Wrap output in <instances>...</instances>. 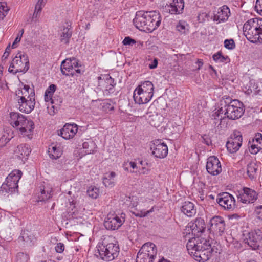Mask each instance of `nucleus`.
<instances>
[{
    "mask_svg": "<svg viewBox=\"0 0 262 262\" xmlns=\"http://www.w3.org/2000/svg\"><path fill=\"white\" fill-rule=\"evenodd\" d=\"M186 247L189 254L199 262H205L213 255L214 250L209 241L195 237L190 239Z\"/></svg>",
    "mask_w": 262,
    "mask_h": 262,
    "instance_id": "obj_1",
    "label": "nucleus"
},
{
    "mask_svg": "<svg viewBox=\"0 0 262 262\" xmlns=\"http://www.w3.org/2000/svg\"><path fill=\"white\" fill-rule=\"evenodd\" d=\"M161 19V16L158 12L140 11L136 13L133 23L139 30L151 32L160 26Z\"/></svg>",
    "mask_w": 262,
    "mask_h": 262,
    "instance_id": "obj_2",
    "label": "nucleus"
},
{
    "mask_svg": "<svg viewBox=\"0 0 262 262\" xmlns=\"http://www.w3.org/2000/svg\"><path fill=\"white\" fill-rule=\"evenodd\" d=\"M9 115L10 124L13 127L18 129L21 135L27 136L31 139L34 127V122L31 120H28L25 116L17 112H11Z\"/></svg>",
    "mask_w": 262,
    "mask_h": 262,
    "instance_id": "obj_3",
    "label": "nucleus"
},
{
    "mask_svg": "<svg viewBox=\"0 0 262 262\" xmlns=\"http://www.w3.org/2000/svg\"><path fill=\"white\" fill-rule=\"evenodd\" d=\"M222 105H224V115L229 119H237L244 114L243 103L238 100H231L230 97L224 96Z\"/></svg>",
    "mask_w": 262,
    "mask_h": 262,
    "instance_id": "obj_4",
    "label": "nucleus"
},
{
    "mask_svg": "<svg viewBox=\"0 0 262 262\" xmlns=\"http://www.w3.org/2000/svg\"><path fill=\"white\" fill-rule=\"evenodd\" d=\"M97 249L100 257L102 260L110 261L116 258L119 252V247L117 244L103 242L99 243Z\"/></svg>",
    "mask_w": 262,
    "mask_h": 262,
    "instance_id": "obj_5",
    "label": "nucleus"
},
{
    "mask_svg": "<svg viewBox=\"0 0 262 262\" xmlns=\"http://www.w3.org/2000/svg\"><path fill=\"white\" fill-rule=\"evenodd\" d=\"M244 34L250 42H262V38L255 19L252 18L246 21L243 26Z\"/></svg>",
    "mask_w": 262,
    "mask_h": 262,
    "instance_id": "obj_6",
    "label": "nucleus"
},
{
    "mask_svg": "<svg viewBox=\"0 0 262 262\" xmlns=\"http://www.w3.org/2000/svg\"><path fill=\"white\" fill-rule=\"evenodd\" d=\"M29 68V61L26 54L18 53L12 60L8 71L10 73L16 74L18 72H26Z\"/></svg>",
    "mask_w": 262,
    "mask_h": 262,
    "instance_id": "obj_7",
    "label": "nucleus"
},
{
    "mask_svg": "<svg viewBox=\"0 0 262 262\" xmlns=\"http://www.w3.org/2000/svg\"><path fill=\"white\" fill-rule=\"evenodd\" d=\"M163 11L170 14H180L183 12L184 2L183 0H162Z\"/></svg>",
    "mask_w": 262,
    "mask_h": 262,
    "instance_id": "obj_8",
    "label": "nucleus"
},
{
    "mask_svg": "<svg viewBox=\"0 0 262 262\" xmlns=\"http://www.w3.org/2000/svg\"><path fill=\"white\" fill-rule=\"evenodd\" d=\"M125 214L121 213L120 216L110 214L105 219L104 225L107 230H115L118 229L125 221Z\"/></svg>",
    "mask_w": 262,
    "mask_h": 262,
    "instance_id": "obj_9",
    "label": "nucleus"
},
{
    "mask_svg": "<svg viewBox=\"0 0 262 262\" xmlns=\"http://www.w3.org/2000/svg\"><path fill=\"white\" fill-rule=\"evenodd\" d=\"M216 201L220 206L227 210L232 211L236 207L234 198L228 192L220 194L216 198Z\"/></svg>",
    "mask_w": 262,
    "mask_h": 262,
    "instance_id": "obj_10",
    "label": "nucleus"
},
{
    "mask_svg": "<svg viewBox=\"0 0 262 262\" xmlns=\"http://www.w3.org/2000/svg\"><path fill=\"white\" fill-rule=\"evenodd\" d=\"M261 240L262 230L259 229L249 232L244 239V242L253 249H256L259 247V243Z\"/></svg>",
    "mask_w": 262,
    "mask_h": 262,
    "instance_id": "obj_11",
    "label": "nucleus"
},
{
    "mask_svg": "<svg viewBox=\"0 0 262 262\" xmlns=\"http://www.w3.org/2000/svg\"><path fill=\"white\" fill-rule=\"evenodd\" d=\"M243 138L239 132L235 131L232 135L231 139L227 142L226 147L227 150L230 153L237 152L242 145Z\"/></svg>",
    "mask_w": 262,
    "mask_h": 262,
    "instance_id": "obj_12",
    "label": "nucleus"
},
{
    "mask_svg": "<svg viewBox=\"0 0 262 262\" xmlns=\"http://www.w3.org/2000/svg\"><path fill=\"white\" fill-rule=\"evenodd\" d=\"M150 149L152 150V155L160 159L165 158L168 151L167 145L160 140L154 141Z\"/></svg>",
    "mask_w": 262,
    "mask_h": 262,
    "instance_id": "obj_13",
    "label": "nucleus"
},
{
    "mask_svg": "<svg viewBox=\"0 0 262 262\" xmlns=\"http://www.w3.org/2000/svg\"><path fill=\"white\" fill-rule=\"evenodd\" d=\"M30 99L25 98L24 97H20L18 99L19 110L20 111L25 113H30L34 108L35 93H32Z\"/></svg>",
    "mask_w": 262,
    "mask_h": 262,
    "instance_id": "obj_14",
    "label": "nucleus"
},
{
    "mask_svg": "<svg viewBox=\"0 0 262 262\" xmlns=\"http://www.w3.org/2000/svg\"><path fill=\"white\" fill-rule=\"evenodd\" d=\"M206 167L207 172L212 176L217 175L222 171L221 163L214 156H210L207 159Z\"/></svg>",
    "mask_w": 262,
    "mask_h": 262,
    "instance_id": "obj_15",
    "label": "nucleus"
},
{
    "mask_svg": "<svg viewBox=\"0 0 262 262\" xmlns=\"http://www.w3.org/2000/svg\"><path fill=\"white\" fill-rule=\"evenodd\" d=\"M210 228L209 230L214 234L220 235L224 232L225 223L224 219L219 216H215L211 218L210 221Z\"/></svg>",
    "mask_w": 262,
    "mask_h": 262,
    "instance_id": "obj_16",
    "label": "nucleus"
},
{
    "mask_svg": "<svg viewBox=\"0 0 262 262\" xmlns=\"http://www.w3.org/2000/svg\"><path fill=\"white\" fill-rule=\"evenodd\" d=\"M257 194L255 190L245 187L243 188V192L238 196V199L243 203L248 204L253 203L257 199Z\"/></svg>",
    "mask_w": 262,
    "mask_h": 262,
    "instance_id": "obj_17",
    "label": "nucleus"
},
{
    "mask_svg": "<svg viewBox=\"0 0 262 262\" xmlns=\"http://www.w3.org/2000/svg\"><path fill=\"white\" fill-rule=\"evenodd\" d=\"M188 227H190L193 234L198 236L204 231L206 229V224L204 219L198 217L193 222L190 223Z\"/></svg>",
    "mask_w": 262,
    "mask_h": 262,
    "instance_id": "obj_18",
    "label": "nucleus"
},
{
    "mask_svg": "<svg viewBox=\"0 0 262 262\" xmlns=\"http://www.w3.org/2000/svg\"><path fill=\"white\" fill-rule=\"evenodd\" d=\"M78 130V126L76 124H66L58 133L64 139L68 140L74 137Z\"/></svg>",
    "mask_w": 262,
    "mask_h": 262,
    "instance_id": "obj_19",
    "label": "nucleus"
},
{
    "mask_svg": "<svg viewBox=\"0 0 262 262\" xmlns=\"http://www.w3.org/2000/svg\"><path fill=\"white\" fill-rule=\"evenodd\" d=\"M22 172L19 170H13L6 179V182L12 188L17 190L18 185V182L21 177Z\"/></svg>",
    "mask_w": 262,
    "mask_h": 262,
    "instance_id": "obj_20",
    "label": "nucleus"
},
{
    "mask_svg": "<svg viewBox=\"0 0 262 262\" xmlns=\"http://www.w3.org/2000/svg\"><path fill=\"white\" fill-rule=\"evenodd\" d=\"M152 94L145 93L143 92H139V90L136 89L134 92V99L135 103L139 104H143L148 103L152 98Z\"/></svg>",
    "mask_w": 262,
    "mask_h": 262,
    "instance_id": "obj_21",
    "label": "nucleus"
},
{
    "mask_svg": "<svg viewBox=\"0 0 262 262\" xmlns=\"http://www.w3.org/2000/svg\"><path fill=\"white\" fill-rule=\"evenodd\" d=\"M40 194L38 195V201H46L52 198L53 189L48 184L42 185L39 187Z\"/></svg>",
    "mask_w": 262,
    "mask_h": 262,
    "instance_id": "obj_22",
    "label": "nucleus"
},
{
    "mask_svg": "<svg viewBox=\"0 0 262 262\" xmlns=\"http://www.w3.org/2000/svg\"><path fill=\"white\" fill-rule=\"evenodd\" d=\"M31 149L28 144H24L18 145L15 150L16 156L25 162L31 153Z\"/></svg>",
    "mask_w": 262,
    "mask_h": 262,
    "instance_id": "obj_23",
    "label": "nucleus"
},
{
    "mask_svg": "<svg viewBox=\"0 0 262 262\" xmlns=\"http://www.w3.org/2000/svg\"><path fill=\"white\" fill-rule=\"evenodd\" d=\"M230 14L229 8L226 5L222 6L220 8L217 14L213 17L214 21H217L218 23L224 22L228 19Z\"/></svg>",
    "mask_w": 262,
    "mask_h": 262,
    "instance_id": "obj_24",
    "label": "nucleus"
},
{
    "mask_svg": "<svg viewBox=\"0 0 262 262\" xmlns=\"http://www.w3.org/2000/svg\"><path fill=\"white\" fill-rule=\"evenodd\" d=\"M139 253L144 254L148 256L156 257L157 250L155 245L152 243L144 244L138 252Z\"/></svg>",
    "mask_w": 262,
    "mask_h": 262,
    "instance_id": "obj_25",
    "label": "nucleus"
},
{
    "mask_svg": "<svg viewBox=\"0 0 262 262\" xmlns=\"http://www.w3.org/2000/svg\"><path fill=\"white\" fill-rule=\"evenodd\" d=\"M115 85L114 79L109 75H107L105 79L101 81L102 89L106 94L113 93Z\"/></svg>",
    "mask_w": 262,
    "mask_h": 262,
    "instance_id": "obj_26",
    "label": "nucleus"
},
{
    "mask_svg": "<svg viewBox=\"0 0 262 262\" xmlns=\"http://www.w3.org/2000/svg\"><path fill=\"white\" fill-rule=\"evenodd\" d=\"M181 211L187 216L192 217L196 214V209L193 203L187 201L183 203Z\"/></svg>",
    "mask_w": 262,
    "mask_h": 262,
    "instance_id": "obj_27",
    "label": "nucleus"
},
{
    "mask_svg": "<svg viewBox=\"0 0 262 262\" xmlns=\"http://www.w3.org/2000/svg\"><path fill=\"white\" fill-rule=\"evenodd\" d=\"M61 71L62 74L65 75H71L73 76L74 72L72 71V66L71 63V58H67L61 64Z\"/></svg>",
    "mask_w": 262,
    "mask_h": 262,
    "instance_id": "obj_28",
    "label": "nucleus"
},
{
    "mask_svg": "<svg viewBox=\"0 0 262 262\" xmlns=\"http://www.w3.org/2000/svg\"><path fill=\"white\" fill-rule=\"evenodd\" d=\"M60 40L61 42L68 44L69 42V39L71 38L72 34V31L70 26L66 27H64L60 31Z\"/></svg>",
    "mask_w": 262,
    "mask_h": 262,
    "instance_id": "obj_29",
    "label": "nucleus"
},
{
    "mask_svg": "<svg viewBox=\"0 0 262 262\" xmlns=\"http://www.w3.org/2000/svg\"><path fill=\"white\" fill-rule=\"evenodd\" d=\"M48 152L49 156L53 159H57L60 158L62 152L59 147H57L56 145L52 144L49 147Z\"/></svg>",
    "mask_w": 262,
    "mask_h": 262,
    "instance_id": "obj_30",
    "label": "nucleus"
},
{
    "mask_svg": "<svg viewBox=\"0 0 262 262\" xmlns=\"http://www.w3.org/2000/svg\"><path fill=\"white\" fill-rule=\"evenodd\" d=\"M139 92H143L145 93L154 94V85L151 82L149 81H145L141 83V84L136 89Z\"/></svg>",
    "mask_w": 262,
    "mask_h": 262,
    "instance_id": "obj_31",
    "label": "nucleus"
},
{
    "mask_svg": "<svg viewBox=\"0 0 262 262\" xmlns=\"http://www.w3.org/2000/svg\"><path fill=\"white\" fill-rule=\"evenodd\" d=\"M21 238L26 244L27 245L31 246L33 245L35 241V238L33 234L28 231H24L21 233Z\"/></svg>",
    "mask_w": 262,
    "mask_h": 262,
    "instance_id": "obj_32",
    "label": "nucleus"
},
{
    "mask_svg": "<svg viewBox=\"0 0 262 262\" xmlns=\"http://www.w3.org/2000/svg\"><path fill=\"white\" fill-rule=\"evenodd\" d=\"M116 176L115 172L112 171L110 173L105 174L103 178V183L106 187H112L114 185V178Z\"/></svg>",
    "mask_w": 262,
    "mask_h": 262,
    "instance_id": "obj_33",
    "label": "nucleus"
},
{
    "mask_svg": "<svg viewBox=\"0 0 262 262\" xmlns=\"http://www.w3.org/2000/svg\"><path fill=\"white\" fill-rule=\"evenodd\" d=\"M257 167L256 163L251 162L247 165V173L251 180L254 179L256 178V173Z\"/></svg>",
    "mask_w": 262,
    "mask_h": 262,
    "instance_id": "obj_34",
    "label": "nucleus"
},
{
    "mask_svg": "<svg viewBox=\"0 0 262 262\" xmlns=\"http://www.w3.org/2000/svg\"><path fill=\"white\" fill-rule=\"evenodd\" d=\"M224 105H222V100L221 101L220 106H219L217 108H215L212 113L211 118L214 120L219 119L220 120V123L219 125H221V122L224 118L222 116L220 117V115L224 114Z\"/></svg>",
    "mask_w": 262,
    "mask_h": 262,
    "instance_id": "obj_35",
    "label": "nucleus"
},
{
    "mask_svg": "<svg viewBox=\"0 0 262 262\" xmlns=\"http://www.w3.org/2000/svg\"><path fill=\"white\" fill-rule=\"evenodd\" d=\"M176 28L181 34H186L189 32V26L186 21L181 20L177 24Z\"/></svg>",
    "mask_w": 262,
    "mask_h": 262,
    "instance_id": "obj_36",
    "label": "nucleus"
},
{
    "mask_svg": "<svg viewBox=\"0 0 262 262\" xmlns=\"http://www.w3.org/2000/svg\"><path fill=\"white\" fill-rule=\"evenodd\" d=\"M95 143L93 141L89 140L85 141L82 144V147L85 149V153L86 154H91L93 153L95 148Z\"/></svg>",
    "mask_w": 262,
    "mask_h": 262,
    "instance_id": "obj_37",
    "label": "nucleus"
},
{
    "mask_svg": "<svg viewBox=\"0 0 262 262\" xmlns=\"http://www.w3.org/2000/svg\"><path fill=\"white\" fill-rule=\"evenodd\" d=\"M16 191L17 190L10 186L6 182H5L0 187V192L3 195H6L7 193H12Z\"/></svg>",
    "mask_w": 262,
    "mask_h": 262,
    "instance_id": "obj_38",
    "label": "nucleus"
},
{
    "mask_svg": "<svg viewBox=\"0 0 262 262\" xmlns=\"http://www.w3.org/2000/svg\"><path fill=\"white\" fill-rule=\"evenodd\" d=\"M155 257L138 253L136 262H153Z\"/></svg>",
    "mask_w": 262,
    "mask_h": 262,
    "instance_id": "obj_39",
    "label": "nucleus"
},
{
    "mask_svg": "<svg viewBox=\"0 0 262 262\" xmlns=\"http://www.w3.org/2000/svg\"><path fill=\"white\" fill-rule=\"evenodd\" d=\"M213 59L219 62H227L229 61V58L228 56H224L221 52H218L216 54L212 56Z\"/></svg>",
    "mask_w": 262,
    "mask_h": 262,
    "instance_id": "obj_40",
    "label": "nucleus"
},
{
    "mask_svg": "<svg viewBox=\"0 0 262 262\" xmlns=\"http://www.w3.org/2000/svg\"><path fill=\"white\" fill-rule=\"evenodd\" d=\"M249 144H250L249 151L251 154L255 155L262 149V145H258L254 143H251L250 141H249Z\"/></svg>",
    "mask_w": 262,
    "mask_h": 262,
    "instance_id": "obj_41",
    "label": "nucleus"
},
{
    "mask_svg": "<svg viewBox=\"0 0 262 262\" xmlns=\"http://www.w3.org/2000/svg\"><path fill=\"white\" fill-rule=\"evenodd\" d=\"M99 189L95 187H90L87 190L88 195L92 199H96L99 195Z\"/></svg>",
    "mask_w": 262,
    "mask_h": 262,
    "instance_id": "obj_42",
    "label": "nucleus"
},
{
    "mask_svg": "<svg viewBox=\"0 0 262 262\" xmlns=\"http://www.w3.org/2000/svg\"><path fill=\"white\" fill-rule=\"evenodd\" d=\"M29 256L26 253L19 252L16 256V262H28Z\"/></svg>",
    "mask_w": 262,
    "mask_h": 262,
    "instance_id": "obj_43",
    "label": "nucleus"
},
{
    "mask_svg": "<svg viewBox=\"0 0 262 262\" xmlns=\"http://www.w3.org/2000/svg\"><path fill=\"white\" fill-rule=\"evenodd\" d=\"M32 93H35L34 90H30V91H19L17 93L18 98H20V97H24L25 98L30 99V97H31V95Z\"/></svg>",
    "mask_w": 262,
    "mask_h": 262,
    "instance_id": "obj_44",
    "label": "nucleus"
},
{
    "mask_svg": "<svg viewBox=\"0 0 262 262\" xmlns=\"http://www.w3.org/2000/svg\"><path fill=\"white\" fill-rule=\"evenodd\" d=\"M224 46L229 50H233L235 48V44L232 39H226L224 41Z\"/></svg>",
    "mask_w": 262,
    "mask_h": 262,
    "instance_id": "obj_45",
    "label": "nucleus"
},
{
    "mask_svg": "<svg viewBox=\"0 0 262 262\" xmlns=\"http://www.w3.org/2000/svg\"><path fill=\"white\" fill-rule=\"evenodd\" d=\"M12 137L9 138L7 133L4 134L0 138V146H5L10 141Z\"/></svg>",
    "mask_w": 262,
    "mask_h": 262,
    "instance_id": "obj_46",
    "label": "nucleus"
},
{
    "mask_svg": "<svg viewBox=\"0 0 262 262\" xmlns=\"http://www.w3.org/2000/svg\"><path fill=\"white\" fill-rule=\"evenodd\" d=\"M136 43V40L134 39H132L129 36L125 37L122 41V43L124 46H133Z\"/></svg>",
    "mask_w": 262,
    "mask_h": 262,
    "instance_id": "obj_47",
    "label": "nucleus"
},
{
    "mask_svg": "<svg viewBox=\"0 0 262 262\" xmlns=\"http://www.w3.org/2000/svg\"><path fill=\"white\" fill-rule=\"evenodd\" d=\"M252 143L262 145V135L260 133L256 134L254 137L252 139Z\"/></svg>",
    "mask_w": 262,
    "mask_h": 262,
    "instance_id": "obj_48",
    "label": "nucleus"
},
{
    "mask_svg": "<svg viewBox=\"0 0 262 262\" xmlns=\"http://www.w3.org/2000/svg\"><path fill=\"white\" fill-rule=\"evenodd\" d=\"M154 211V208H152L149 210L145 212L144 211H140L138 212L137 213H134V214L136 216L140 217H144L145 216H146L148 214H149L150 212H152Z\"/></svg>",
    "mask_w": 262,
    "mask_h": 262,
    "instance_id": "obj_49",
    "label": "nucleus"
},
{
    "mask_svg": "<svg viewBox=\"0 0 262 262\" xmlns=\"http://www.w3.org/2000/svg\"><path fill=\"white\" fill-rule=\"evenodd\" d=\"M62 102V99L59 96H54L53 99H52V104H55L53 105L52 107L55 108L57 107L55 105H60V104Z\"/></svg>",
    "mask_w": 262,
    "mask_h": 262,
    "instance_id": "obj_50",
    "label": "nucleus"
},
{
    "mask_svg": "<svg viewBox=\"0 0 262 262\" xmlns=\"http://www.w3.org/2000/svg\"><path fill=\"white\" fill-rule=\"evenodd\" d=\"M9 9L7 5H4V9L0 10V20L3 19V18L6 16L9 11Z\"/></svg>",
    "mask_w": 262,
    "mask_h": 262,
    "instance_id": "obj_51",
    "label": "nucleus"
},
{
    "mask_svg": "<svg viewBox=\"0 0 262 262\" xmlns=\"http://www.w3.org/2000/svg\"><path fill=\"white\" fill-rule=\"evenodd\" d=\"M255 9L260 15H262V0H256Z\"/></svg>",
    "mask_w": 262,
    "mask_h": 262,
    "instance_id": "obj_52",
    "label": "nucleus"
},
{
    "mask_svg": "<svg viewBox=\"0 0 262 262\" xmlns=\"http://www.w3.org/2000/svg\"><path fill=\"white\" fill-rule=\"evenodd\" d=\"M254 212L257 218L262 220V205L256 206Z\"/></svg>",
    "mask_w": 262,
    "mask_h": 262,
    "instance_id": "obj_53",
    "label": "nucleus"
},
{
    "mask_svg": "<svg viewBox=\"0 0 262 262\" xmlns=\"http://www.w3.org/2000/svg\"><path fill=\"white\" fill-rule=\"evenodd\" d=\"M55 249L56 252L61 253L63 252L64 250V245L62 243H58L55 246Z\"/></svg>",
    "mask_w": 262,
    "mask_h": 262,
    "instance_id": "obj_54",
    "label": "nucleus"
},
{
    "mask_svg": "<svg viewBox=\"0 0 262 262\" xmlns=\"http://www.w3.org/2000/svg\"><path fill=\"white\" fill-rule=\"evenodd\" d=\"M71 207V211H69L68 212L69 215L70 217H76L77 214H78V212L77 211V209L75 208V206H71L70 208Z\"/></svg>",
    "mask_w": 262,
    "mask_h": 262,
    "instance_id": "obj_55",
    "label": "nucleus"
},
{
    "mask_svg": "<svg viewBox=\"0 0 262 262\" xmlns=\"http://www.w3.org/2000/svg\"><path fill=\"white\" fill-rule=\"evenodd\" d=\"M56 86L55 84H51L46 90V92L47 94H51L53 96L54 92L55 91Z\"/></svg>",
    "mask_w": 262,
    "mask_h": 262,
    "instance_id": "obj_56",
    "label": "nucleus"
},
{
    "mask_svg": "<svg viewBox=\"0 0 262 262\" xmlns=\"http://www.w3.org/2000/svg\"><path fill=\"white\" fill-rule=\"evenodd\" d=\"M11 48L10 45L8 46L5 50V52L2 56V60H5L8 58L10 53Z\"/></svg>",
    "mask_w": 262,
    "mask_h": 262,
    "instance_id": "obj_57",
    "label": "nucleus"
},
{
    "mask_svg": "<svg viewBox=\"0 0 262 262\" xmlns=\"http://www.w3.org/2000/svg\"><path fill=\"white\" fill-rule=\"evenodd\" d=\"M71 63L72 66V71L73 69L79 67L78 61L75 58H71Z\"/></svg>",
    "mask_w": 262,
    "mask_h": 262,
    "instance_id": "obj_58",
    "label": "nucleus"
},
{
    "mask_svg": "<svg viewBox=\"0 0 262 262\" xmlns=\"http://www.w3.org/2000/svg\"><path fill=\"white\" fill-rule=\"evenodd\" d=\"M158 65V60L156 58H155L154 61L152 62L151 64H149V68L150 69H155Z\"/></svg>",
    "mask_w": 262,
    "mask_h": 262,
    "instance_id": "obj_59",
    "label": "nucleus"
},
{
    "mask_svg": "<svg viewBox=\"0 0 262 262\" xmlns=\"http://www.w3.org/2000/svg\"><path fill=\"white\" fill-rule=\"evenodd\" d=\"M41 4H42V3H41V2H38L37 3V4H36V5L35 6V12H34V14H33L34 16L35 15L36 10H37V12L36 14L38 13V12L41 11V10L42 9V8H41Z\"/></svg>",
    "mask_w": 262,
    "mask_h": 262,
    "instance_id": "obj_60",
    "label": "nucleus"
},
{
    "mask_svg": "<svg viewBox=\"0 0 262 262\" xmlns=\"http://www.w3.org/2000/svg\"><path fill=\"white\" fill-rule=\"evenodd\" d=\"M52 99H53L52 95L49 94H47L46 92H45V100L46 102H48L49 101H51V102L52 103Z\"/></svg>",
    "mask_w": 262,
    "mask_h": 262,
    "instance_id": "obj_61",
    "label": "nucleus"
},
{
    "mask_svg": "<svg viewBox=\"0 0 262 262\" xmlns=\"http://www.w3.org/2000/svg\"><path fill=\"white\" fill-rule=\"evenodd\" d=\"M202 138L204 140V142L207 145H209L211 141L210 139L208 138L207 136L206 135H204L202 136Z\"/></svg>",
    "mask_w": 262,
    "mask_h": 262,
    "instance_id": "obj_62",
    "label": "nucleus"
},
{
    "mask_svg": "<svg viewBox=\"0 0 262 262\" xmlns=\"http://www.w3.org/2000/svg\"><path fill=\"white\" fill-rule=\"evenodd\" d=\"M21 37H16L15 39L14 40L13 44H12V48H15V45L17 44V43H18L20 40H21Z\"/></svg>",
    "mask_w": 262,
    "mask_h": 262,
    "instance_id": "obj_63",
    "label": "nucleus"
},
{
    "mask_svg": "<svg viewBox=\"0 0 262 262\" xmlns=\"http://www.w3.org/2000/svg\"><path fill=\"white\" fill-rule=\"evenodd\" d=\"M149 170L145 168L142 167L140 171V174H147Z\"/></svg>",
    "mask_w": 262,
    "mask_h": 262,
    "instance_id": "obj_64",
    "label": "nucleus"
}]
</instances>
